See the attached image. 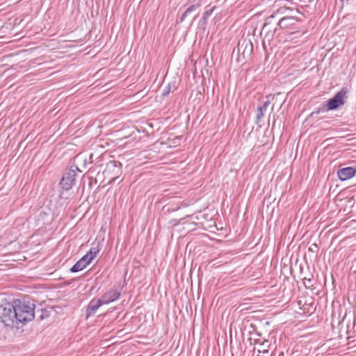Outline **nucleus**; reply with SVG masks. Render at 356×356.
<instances>
[{
	"label": "nucleus",
	"instance_id": "11",
	"mask_svg": "<svg viewBox=\"0 0 356 356\" xmlns=\"http://www.w3.org/2000/svg\"><path fill=\"white\" fill-rule=\"evenodd\" d=\"M90 262L91 261L88 258V256L84 255L71 268L70 271L72 273L79 272L86 268Z\"/></svg>",
	"mask_w": 356,
	"mask_h": 356
},
{
	"label": "nucleus",
	"instance_id": "6",
	"mask_svg": "<svg viewBox=\"0 0 356 356\" xmlns=\"http://www.w3.org/2000/svg\"><path fill=\"white\" fill-rule=\"evenodd\" d=\"M252 50V44L250 40H243L238 42L237 51L238 54H241L243 58L250 56Z\"/></svg>",
	"mask_w": 356,
	"mask_h": 356
},
{
	"label": "nucleus",
	"instance_id": "17",
	"mask_svg": "<svg viewBox=\"0 0 356 356\" xmlns=\"http://www.w3.org/2000/svg\"><path fill=\"white\" fill-rule=\"evenodd\" d=\"M213 10H214V7L206 10L204 13L203 19H206L207 18H208L212 14V13L213 12Z\"/></svg>",
	"mask_w": 356,
	"mask_h": 356
},
{
	"label": "nucleus",
	"instance_id": "15",
	"mask_svg": "<svg viewBox=\"0 0 356 356\" xmlns=\"http://www.w3.org/2000/svg\"><path fill=\"white\" fill-rule=\"evenodd\" d=\"M99 252V248L97 246L92 247L90 249V250L88 252V253L85 255L88 256V258L90 261H92L97 256V254H98Z\"/></svg>",
	"mask_w": 356,
	"mask_h": 356
},
{
	"label": "nucleus",
	"instance_id": "19",
	"mask_svg": "<svg viewBox=\"0 0 356 356\" xmlns=\"http://www.w3.org/2000/svg\"><path fill=\"white\" fill-rule=\"evenodd\" d=\"M346 327H347L346 334H347L348 335H349V334H350V325L347 324V325H346Z\"/></svg>",
	"mask_w": 356,
	"mask_h": 356
},
{
	"label": "nucleus",
	"instance_id": "22",
	"mask_svg": "<svg viewBox=\"0 0 356 356\" xmlns=\"http://www.w3.org/2000/svg\"><path fill=\"white\" fill-rule=\"evenodd\" d=\"M273 17V15H271L269 18H268V20L270 19V18H272Z\"/></svg>",
	"mask_w": 356,
	"mask_h": 356
},
{
	"label": "nucleus",
	"instance_id": "12",
	"mask_svg": "<svg viewBox=\"0 0 356 356\" xmlns=\"http://www.w3.org/2000/svg\"><path fill=\"white\" fill-rule=\"evenodd\" d=\"M121 163L119 161H113L109 162L105 170L106 173H110L111 171H115V174L118 175L120 172Z\"/></svg>",
	"mask_w": 356,
	"mask_h": 356
},
{
	"label": "nucleus",
	"instance_id": "1",
	"mask_svg": "<svg viewBox=\"0 0 356 356\" xmlns=\"http://www.w3.org/2000/svg\"><path fill=\"white\" fill-rule=\"evenodd\" d=\"M17 325L31 321L35 317V305L33 302L19 299L13 300Z\"/></svg>",
	"mask_w": 356,
	"mask_h": 356
},
{
	"label": "nucleus",
	"instance_id": "3",
	"mask_svg": "<svg viewBox=\"0 0 356 356\" xmlns=\"http://www.w3.org/2000/svg\"><path fill=\"white\" fill-rule=\"evenodd\" d=\"M0 321L6 327H17L14 302H6L0 305Z\"/></svg>",
	"mask_w": 356,
	"mask_h": 356
},
{
	"label": "nucleus",
	"instance_id": "21",
	"mask_svg": "<svg viewBox=\"0 0 356 356\" xmlns=\"http://www.w3.org/2000/svg\"><path fill=\"white\" fill-rule=\"evenodd\" d=\"M170 92V90H165V91L163 92V95H167Z\"/></svg>",
	"mask_w": 356,
	"mask_h": 356
},
{
	"label": "nucleus",
	"instance_id": "7",
	"mask_svg": "<svg viewBox=\"0 0 356 356\" xmlns=\"http://www.w3.org/2000/svg\"><path fill=\"white\" fill-rule=\"evenodd\" d=\"M120 293L117 289H111L106 291L100 298L104 305H108L118 300Z\"/></svg>",
	"mask_w": 356,
	"mask_h": 356
},
{
	"label": "nucleus",
	"instance_id": "10",
	"mask_svg": "<svg viewBox=\"0 0 356 356\" xmlns=\"http://www.w3.org/2000/svg\"><path fill=\"white\" fill-rule=\"evenodd\" d=\"M273 98H274V96H272L271 95H268L266 97V99H267L266 101L264 102V103L263 104L262 106H261L260 107L258 108L257 117H256L257 123L261 121V118L264 116L265 113L267 110V108L268 107V106L270 105V104L271 102L270 99H273Z\"/></svg>",
	"mask_w": 356,
	"mask_h": 356
},
{
	"label": "nucleus",
	"instance_id": "2",
	"mask_svg": "<svg viewBox=\"0 0 356 356\" xmlns=\"http://www.w3.org/2000/svg\"><path fill=\"white\" fill-rule=\"evenodd\" d=\"M298 10L291 9L286 7H282L277 10V14H282L283 16L280 19L277 26L282 29H298L297 23L300 21L298 17Z\"/></svg>",
	"mask_w": 356,
	"mask_h": 356
},
{
	"label": "nucleus",
	"instance_id": "5",
	"mask_svg": "<svg viewBox=\"0 0 356 356\" xmlns=\"http://www.w3.org/2000/svg\"><path fill=\"white\" fill-rule=\"evenodd\" d=\"M347 90L346 89H341L332 98L330 99L327 102V108H319L316 113L318 114L321 112L325 111L334 110L338 107L345 104V99L346 97Z\"/></svg>",
	"mask_w": 356,
	"mask_h": 356
},
{
	"label": "nucleus",
	"instance_id": "18",
	"mask_svg": "<svg viewBox=\"0 0 356 356\" xmlns=\"http://www.w3.org/2000/svg\"><path fill=\"white\" fill-rule=\"evenodd\" d=\"M346 318H347V315L346 314L343 318V320L339 323V324L342 326L344 323L346 322Z\"/></svg>",
	"mask_w": 356,
	"mask_h": 356
},
{
	"label": "nucleus",
	"instance_id": "20",
	"mask_svg": "<svg viewBox=\"0 0 356 356\" xmlns=\"http://www.w3.org/2000/svg\"><path fill=\"white\" fill-rule=\"evenodd\" d=\"M170 92V90H165V91L163 92V95H167Z\"/></svg>",
	"mask_w": 356,
	"mask_h": 356
},
{
	"label": "nucleus",
	"instance_id": "13",
	"mask_svg": "<svg viewBox=\"0 0 356 356\" xmlns=\"http://www.w3.org/2000/svg\"><path fill=\"white\" fill-rule=\"evenodd\" d=\"M277 31V28H275L274 29V31L273 32H271L270 30H268V24L266 23L261 30V33H265V35H264V40H263V43L264 44H265V43L266 42H268V44H270L271 40L273 39V35H274V33L275 32Z\"/></svg>",
	"mask_w": 356,
	"mask_h": 356
},
{
	"label": "nucleus",
	"instance_id": "14",
	"mask_svg": "<svg viewBox=\"0 0 356 356\" xmlns=\"http://www.w3.org/2000/svg\"><path fill=\"white\" fill-rule=\"evenodd\" d=\"M200 6V2L198 1L197 3L190 6L183 13L182 16L181 17V22H183L186 17L191 14L193 11L195 10L197 8H198Z\"/></svg>",
	"mask_w": 356,
	"mask_h": 356
},
{
	"label": "nucleus",
	"instance_id": "16",
	"mask_svg": "<svg viewBox=\"0 0 356 356\" xmlns=\"http://www.w3.org/2000/svg\"><path fill=\"white\" fill-rule=\"evenodd\" d=\"M41 314L40 315L39 318L40 320H43L47 317H49V312L46 309H42L40 312Z\"/></svg>",
	"mask_w": 356,
	"mask_h": 356
},
{
	"label": "nucleus",
	"instance_id": "4",
	"mask_svg": "<svg viewBox=\"0 0 356 356\" xmlns=\"http://www.w3.org/2000/svg\"><path fill=\"white\" fill-rule=\"evenodd\" d=\"M81 170L76 165H72L67 170L59 183L60 187L63 191H69L75 184L76 173Z\"/></svg>",
	"mask_w": 356,
	"mask_h": 356
},
{
	"label": "nucleus",
	"instance_id": "9",
	"mask_svg": "<svg viewBox=\"0 0 356 356\" xmlns=\"http://www.w3.org/2000/svg\"><path fill=\"white\" fill-rule=\"evenodd\" d=\"M355 173L356 168L346 167L339 169L337 172V175L340 180L346 181L355 176Z\"/></svg>",
	"mask_w": 356,
	"mask_h": 356
},
{
	"label": "nucleus",
	"instance_id": "8",
	"mask_svg": "<svg viewBox=\"0 0 356 356\" xmlns=\"http://www.w3.org/2000/svg\"><path fill=\"white\" fill-rule=\"evenodd\" d=\"M104 303L101 300V299H92L91 300L86 308V318H89L90 316L94 315L98 308L103 305Z\"/></svg>",
	"mask_w": 356,
	"mask_h": 356
}]
</instances>
